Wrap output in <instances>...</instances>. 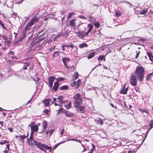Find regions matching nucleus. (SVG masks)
I'll return each instance as SVG.
<instances>
[{
  "instance_id": "1",
  "label": "nucleus",
  "mask_w": 153,
  "mask_h": 153,
  "mask_svg": "<svg viewBox=\"0 0 153 153\" xmlns=\"http://www.w3.org/2000/svg\"><path fill=\"white\" fill-rule=\"evenodd\" d=\"M133 74L137 77V79L139 81L141 82L144 77V69L140 65L138 66L136 68L135 73Z\"/></svg>"
},
{
  "instance_id": "2",
  "label": "nucleus",
  "mask_w": 153,
  "mask_h": 153,
  "mask_svg": "<svg viewBox=\"0 0 153 153\" xmlns=\"http://www.w3.org/2000/svg\"><path fill=\"white\" fill-rule=\"evenodd\" d=\"M32 140H33L35 144L39 149L44 152L49 153L51 152L52 149L51 147L49 146L41 143L38 142L36 140H33V139Z\"/></svg>"
},
{
  "instance_id": "3",
  "label": "nucleus",
  "mask_w": 153,
  "mask_h": 153,
  "mask_svg": "<svg viewBox=\"0 0 153 153\" xmlns=\"http://www.w3.org/2000/svg\"><path fill=\"white\" fill-rule=\"evenodd\" d=\"M47 36V35L46 34H45V33H43L41 35L38 36V40L35 43H32V46L33 44H34L33 46H36L35 49L37 50L42 48V45H38L37 44L39 42L42 41V40H44Z\"/></svg>"
},
{
  "instance_id": "4",
  "label": "nucleus",
  "mask_w": 153,
  "mask_h": 153,
  "mask_svg": "<svg viewBox=\"0 0 153 153\" xmlns=\"http://www.w3.org/2000/svg\"><path fill=\"white\" fill-rule=\"evenodd\" d=\"M74 105L76 108H77L78 105H80L82 102V97L79 94H76L74 97Z\"/></svg>"
},
{
  "instance_id": "5",
  "label": "nucleus",
  "mask_w": 153,
  "mask_h": 153,
  "mask_svg": "<svg viewBox=\"0 0 153 153\" xmlns=\"http://www.w3.org/2000/svg\"><path fill=\"white\" fill-rule=\"evenodd\" d=\"M137 77L134 74H132L130 77L129 81L131 85H132L135 86L137 83Z\"/></svg>"
},
{
  "instance_id": "6",
  "label": "nucleus",
  "mask_w": 153,
  "mask_h": 153,
  "mask_svg": "<svg viewBox=\"0 0 153 153\" xmlns=\"http://www.w3.org/2000/svg\"><path fill=\"white\" fill-rule=\"evenodd\" d=\"M82 146L84 148V149L82 151V152L88 151L87 152L88 153H93L92 152H94V150H95V145L92 144L91 143L90 144L89 146L91 148V149H89H89L88 148V147H87V148L86 149L85 147V146L84 145L82 144Z\"/></svg>"
},
{
  "instance_id": "7",
  "label": "nucleus",
  "mask_w": 153,
  "mask_h": 153,
  "mask_svg": "<svg viewBox=\"0 0 153 153\" xmlns=\"http://www.w3.org/2000/svg\"><path fill=\"white\" fill-rule=\"evenodd\" d=\"M55 79V77L54 76H51L48 78V82L50 87L52 88L53 87V82Z\"/></svg>"
},
{
  "instance_id": "8",
  "label": "nucleus",
  "mask_w": 153,
  "mask_h": 153,
  "mask_svg": "<svg viewBox=\"0 0 153 153\" xmlns=\"http://www.w3.org/2000/svg\"><path fill=\"white\" fill-rule=\"evenodd\" d=\"M29 135V133L28 132L27 135L24 134L23 135H20L19 136H17L16 137H19V141L23 143L24 140V139L27 137Z\"/></svg>"
},
{
  "instance_id": "9",
  "label": "nucleus",
  "mask_w": 153,
  "mask_h": 153,
  "mask_svg": "<svg viewBox=\"0 0 153 153\" xmlns=\"http://www.w3.org/2000/svg\"><path fill=\"white\" fill-rule=\"evenodd\" d=\"M47 122L45 120H44L42 122V126L43 129L41 130L40 132L43 133L45 131L47 128Z\"/></svg>"
},
{
  "instance_id": "10",
  "label": "nucleus",
  "mask_w": 153,
  "mask_h": 153,
  "mask_svg": "<svg viewBox=\"0 0 153 153\" xmlns=\"http://www.w3.org/2000/svg\"><path fill=\"white\" fill-rule=\"evenodd\" d=\"M77 111L82 113H84L85 107L84 106H79L77 107Z\"/></svg>"
},
{
  "instance_id": "11",
  "label": "nucleus",
  "mask_w": 153,
  "mask_h": 153,
  "mask_svg": "<svg viewBox=\"0 0 153 153\" xmlns=\"http://www.w3.org/2000/svg\"><path fill=\"white\" fill-rule=\"evenodd\" d=\"M75 20L73 19L70 20V25L71 28H73L74 30L76 28V26L75 25Z\"/></svg>"
},
{
  "instance_id": "12",
  "label": "nucleus",
  "mask_w": 153,
  "mask_h": 153,
  "mask_svg": "<svg viewBox=\"0 0 153 153\" xmlns=\"http://www.w3.org/2000/svg\"><path fill=\"white\" fill-rule=\"evenodd\" d=\"M28 126L29 127H30L32 131L34 132H36L38 131V128L37 125H33L31 126V125L29 124Z\"/></svg>"
},
{
  "instance_id": "13",
  "label": "nucleus",
  "mask_w": 153,
  "mask_h": 153,
  "mask_svg": "<svg viewBox=\"0 0 153 153\" xmlns=\"http://www.w3.org/2000/svg\"><path fill=\"white\" fill-rule=\"evenodd\" d=\"M75 33L79 37L82 38H84L85 36V34L83 32L79 31L78 32H75Z\"/></svg>"
},
{
  "instance_id": "14",
  "label": "nucleus",
  "mask_w": 153,
  "mask_h": 153,
  "mask_svg": "<svg viewBox=\"0 0 153 153\" xmlns=\"http://www.w3.org/2000/svg\"><path fill=\"white\" fill-rule=\"evenodd\" d=\"M36 20V19L33 18L28 22L27 25L29 26L30 28L31 26L35 23V22Z\"/></svg>"
},
{
  "instance_id": "15",
  "label": "nucleus",
  "mask_w": 153,
  "mask_h": 153,
  "mask_svg": "<svg viewBox=\"0 0 153 153\" xmlns=\"http://www.w3.org/2000/svg\"><path fill=\"white\" fill-rule=\"evenodd\" d=\"M51 100V99H49L45 100L43 101V102L44 103L45 106H48Z\"/></svg>"
},
{
  "instance_id": "16",
  "label": "nucleus",
  "mask_w": 153,
  "mask_h": 153,
  "mask_svg": "<svg viewBox=\"0 0 153 153\" xmlns=\"http://www.w3.org/2000/svg\"><path fill=\"white\" fill-rule=\"evenodd\" d=\"M1 37H2L3 39L4 40V42L6 43H7L8 44L9 43V42L8 40V38L7 36H5L4 34L1 36Z\"/></svg>"
},
{
  "instance_id": "17",
  "label": "nucleus",
  "mask_w": 153,
  "mask_h": 153,
  "mask_svg": "<svg viewBox=\"0 0 153 153\" xmlns=\"http://www.w3.org/2000/svg\"><path fill=\"white\" fill-rule=\"evenodd\" d=\"M128 90V88H125V85L123 86V89L120 91V93L123 94H126Z\"/></svg>"
},
{
  "instance_id": "18",
  "label": "nucleus",
  "mask_w": 153,
  "mask_h": 153,
  "mask_svg": "<svg viewBox=\"0 0 153 153\" xmlns=\"http://www.w3.org/2000/svg\"><path fill=\"white\" fill-rule=\"evenodd\" d=\"M64 114L66 116L69 117H70L74 115L73 113L68 111H65L64 112Z\"/></svg>"
},
{
  "instance_id": "19",
  "label": "nucleus",
  "mask_w": 153,
  "mask_h": 153,
  "mask_svg": "<svg viewBox=\"0 0 153 153\" xmlns=\"http://www.w3.org/2000/svg\"><path fill=\"white\" fill-rule=\"evenodd\" d=\"M147 54L150 60L153 61V56L150 52H147Z\"/></svg>"
},
{
  "instance_id": "20",
  "label": "nucleus",
  "mask_w": 153,
  "mask_h": 153,
  "mask_svg": "<svg viewBox=\"0 0 153 153\" xmlns=\"http://www.w3.org/2000/svg\"><path fill=\"white\" fill-rule=\"evenodd\" d=\"M88 46V45L85 42H83L81 44H79V47L80 48H84L87 47Z\"/></svg>"
},
{
  "instance_id": "21",
  "label": "nucleus",
  "mask_w": 153,
  "mask_h": 153,
  "mask_svg": "<svg viewBox=\"0 0 153 153\" xmlns=\"http://www.w3.org/2000/svg\"><path fill=\"white\" fill-rule=\"evenodd\" d=\"M59 85V83L57 82H56L54 83V86L53 87V89L55 91H56L58 88Z\"/></svg>"
},
{
  "instance_id": "22",
  "label": "nucleus",
  "mask_w": 153,
  "mask_h": 153,
  "mask_svg": "<svg viewBox=\"0 0 153 153\" xmlns=\"http://www.w3.org/2000/svg\"><path fill=\"white\" fill-rule=\"evenodd\" d=\"M88 27H89V29L87 32L89 33L92 30L94 26L92 24H89L88 25Z\"/></svg>"
},
{
  "instance_id": "23",
  "label": "nucleus",
  "mask_w": 153,
  "mask_h": 153,
  "mask_svg": "<svg viewBox=\"0 0 153 153\" xmlns=\"http://www.w3.org/2000/svg\"><path fill=\"white\" fill-rule=\"evenodd\" d=\"M30 28V27L29 26L26 25L23 30L22 34L26 35V33L27 30H29Z\"/></svg>"
},
{
  "instance_id": "24",
  "label": "nucleus",
  "mask_w": 153,
  "mask_h": 153,
  "mask_svg": "<svg viewBox=\"0 0 153 153\" xmlns=\"http://www.w3.org/2000/svg\"><path fill=\"white\" fill-rule=\"evenodd\" d=\"M95 55V52H93L92 53L89 54L88 56V57L87 58L88 59H90L93 58V57H94V56Z\"/></svg>"
},
{
  "instance_id": "25",
  "label": "nucleus",
  "mask_w": 153,
  "mask_h": 153,
  "mask_svg": "<svg viewBox=\"0 0 153 153\" xmlns=\"http://www.w3.org/2000/svg\"><path fill=\"white\" fill-rule=\"evenodd\" d=\"M79 74L77 72H75L73 76V78L74 80L77 79L78 78Z\"/></svg>"
},
{
  "instance_id": "26",
  "label": "nucleus",
  "mask_w": 153,
  "mask_h": 153,
  "mask_svg": "<svg viewBox=\"0 0 153 153\" xmlns=\"http://www.w3.org/2000/svg\"><path fill=\"white\" fill-rule=\"evenodd\" d=\"M76 88H78L81 84V80L80 79H78L76 82Z\"/></svg>"
},
{
  "instance_id": "27",
  "label": "nucleus",
  "mask_w": 153,
  "mask_h": 153,
  "mask_svg": "<svg viewBox=\"0 0 153 153\" xmlns=\"http://www.w3.org/2000/svg\"><path fill=\"white\" fill-rule=\"evenodd\" d=\"M64 65L66 64V62L69 61V59L67 58H64L62 59Z\"/></svg>"
},
{
  "instance_id": "28",
  "label": "nucleus",
  "mask_w": 153,
  "mask_h": 153,
  "mask_svg": "<svg viewBox=\"0 0 153 153\" xmlns=\"http://www.w3.org/2000/svg\"><path fill=\"white\" fill-rule=\"evenodd\" d=\"M26 37V35L22 34V35L18 39V42L22 41L24 38Z\"/></svg>"
},
{
  "instance_id": "29",
  "label": "nucleus",
  "mask_w": 153,
  "mask_h": 153,
  "mask_svg": "<svg viewBox=\"0 0 153 153\" xmlns=\"http://www.w3.org/2000/svg\"><path fill=\"white\" fill-rule=\"evenodd\" d=\"M148 11V10L146 9L144 10H142L140 11V14L143 15L145 14Z\"/></svg>"
},
{
  "instance_id": "30",
  "label": "nucleus",
  "mask_w": 153,
  "mask_h": 153,
  "mask_svg": "<svg viewBox=\"0 0 153 153\" xmlns=\"http://www.w3.org/2000/svg\"><path fill=\"white\" fill-rule=\"evenodd\" d=\"M64 106L65 108L67 109H69L70 108L71 106V102H70L67 105H64Z\"/></svg>"
},
{
  "instance_id": "31",
  "label": "nucleus",
  "mask_w": 153,
  "mask_h": 153,
  "mask_svg": "<svg viewBox=\"0 0 153 153\" xmlns=\"http://www.w3.org/2000/svg\"><path fill=\"white\" fill-rule=\"evenodd\" d=\"M153 75V73H151L149 74L148 75L147 77H146V80H148L149 79H150L151 78V76H152Z\"/></svg>"
},
{
  "instance_id": "32",
  "label": "nucleus",
  "mask_w": 153,
  "mask_h": 153,
  "mask_svg": "<svg viewBox=\"0 0 153 153\" xmlns=\"http://www.w3.org/2000/svg\"><path fill=\"white\" fill-rule=\"evenodd\" d=\"M68 88V87L67 85H64L62 86L60 88V89L61 90H66Z\"/></svg>"
},
{
  "instance_id": "33",
  "label": "nucleus",
  "mask_w": 153,
  "mask_h": 153,
  "mask_svg": "<svg viewBox=\"0 0 153 153\" xmlns=\"http://www.w3.org/2000/svg\"><path fill=\"white\" fill-rule=\"evenodd\" d=\"M105 56L104 55H100L98 58V60H102L104 59V61L105 60Z\"/></svg>"
},
{
  "instance_id": "34",
  "label": "nucleus",
  "mask_w": 153,
  "mask_h": 153,
  "mask_svg": "<svg viewBox=\"0 0 153 153\" xmlns=\"http://www.w3.org/2000/svg\"><path fill=\"white\" fill-rule=\"evenodd\" d=\"M65 46V47H67V48L69 47L71 48H74V45L71 43L70 44H68L67 45H66Z\"/></svg>"
},
{
  "instance_id": "35",
  "label": "nucleus",
  "mask_w": 153,
  "mask_h": 153,
  "mask_svg": "<svg viewBox=\"0 0 153 153\" xmlns=\"http://www.w3.org/2000/svg\"><path fill=\"white\" fill-rule=\"evenodd\" d=\"M93 16H90L89 17V21L91 22H94L95 20V19H93Z\"/></svg>"
},
{
  "instance_id": "36",
  "label": "nucleus",
  "mask_w": 153,
  "mask_h": 153,
  "mask_svg": "<svg viewBox=\"0 0 153 153\" xmlns=\"http://www.w3.org/2000/svg\"><path fill=\"white\" fill-rule=\"evenodd\" d=\"M76 81H74L71 84V86L72 87H75L76 85Z\"/></svg>"
},
{
  "instance_id": "37",
  "label": "nucleus",
  "mask_w": 153,
  "mask_h": 153,
  "mask_svg": "<svg viewBox=\"0 0 153 153\" xmlns=\"http://www.w3.org/2000/svg\"><path fill=\"white\" fill-rule=\"evenodd\" d=\"M59 52L58 51H55L53 52V56L54 57L55 56V55L57 54L58 55V56H59Z\"/></svg>"
},
{
  "instance_id": "38",
  "label": "nucleus",
  "mask_w": 153,
  "mask_h": 153,
  "mask_svg": "<svg viewBox=\"0 0 153 153\" xmlns=\"http://www.w3.org/2000/svg\"><path fill=\"white\" fill-rule=\"evenodd\" d=\"M57 99L60 101L61 102H62V100L63 99V96H61L59 97H58Z\"/></svg>"
},
{
  "instance_id": "39",
  "label": "nucleus",
  "mask_w": 153,
  "mask_h": 153,
  "mask_svg": "<svg viewBox=\"0 0 153 153\" xmlns=\"http://www.w3.org/2000/svg\"><path fill=\"white\" fill-rule=\"evenodd\" d=\"M56 80L58 81H62L64 80L65 79L62 77H60L56 78Z\"/></svg>"
},
{
  "instance_id": "40",
  "label": "nucleus",
  "mask_w": 153,
  "mask_h": 153,
  "mask_svg": "<svg viewBox=\"0 0 153 153\" xmlns=\"http://www.w3.org/2000/svg\"><path fill=\"white\" fill-rule=\"evenodd\" d=\"M94 25L95 27H99L100 25L98 22H94Z\"/></svg>"
},
{
  "instance_id": "41",
  "label": "nucleus",
  "mask_w": 153,
  "mask_h": 153,
  "mask_svg": "<svg viewBox=\"0 0 153 153\" xmlns=\"http://www.w3.org/2000/svg\"><path fill=\"white\" fill-rule=\"evenodd\" d=\"M151 122L150 124V128L149 129V130H150L152 127H153V121L152 120H151V121H150Z\"/></svg>"
},
{
  "instance_id": "42",
  "label": "nucleus",
  "mask_w": 153,
  "mask_h": 153,
  "mask_svg": "<svg viewBox=\"0 0 153 153\" xmlns=\"http://www.w3.org/2000/svg\"><path fill=\"white\" fill-rule=\"evenodd\" d=\"M69 140H75V141H77V142H79V143H81V141H80V140H78V139H70V140H66V141H69Z\"/></svg>"
},
{
  "instance_id": "43",
  "label": "nucleus",
  "mask_w": 153,
  "mask_h": 153,
  "mask_svg": "<svg viewBox=\"0 0 153 153\" xmlns=\"http://www.w3.org/2000/svg\"><path fill=\"white\" fill-rule=\"evenodd\" d=\"M65 65V67L68 69H69L72 68V67H74V66H68L67 65V64H66L64 65Z\"/></svg>"
},
{
  "instance_id": "44",
  "label": "nucleus",
  "mask_w": 153,
  "mask_h": 153,
  "mask_svg": "<svg viewBox=\"0 0 153 153\" xmlns=\"http://www.w3.org/2000/svg\"><path fill=\"white\" fill-rule=\"evenodd\" d=\"M120 11L118 10L116 11L115 14L117 16H119L120 15Z\"/></svg>"
},
{
  "instance_id": "45",
  "label": "nucleus",
  "mask_w": 153,
  "mask_h": 153,
  "mask_svg": "<svg viewBox=\"0 0 153 153\" xmlns=\"http://www.w3.org/2000/svg\"><path fill=\"white\" fill-rule=\"evenodd\" d=\"M74 14V13H70L68 14V16L67 18H70L71 16H73Z\"/></svg>"
},
{
  "instance_id": "46",
  "label": "nucleus",
  "mask_w": 153,
  "mask_h": 153,
  "mask_svg": "<svg viewBox=\"0 0 153 153\" xmlns=\"http://www.w3.org/2000/svg\"><path fill=\"white\" fill-rule=\"evenodd\" d=\"M99 123L101 125L103 124V121L102 119L99 118Z\"/></svg>"
},
{
  "instance_id": "47",
  "label": "nucleus",
  "mask_w": 153,
  "mask_h": 153,
  "mask_svg": "<svg viewBox=\"0 0 153 153\" xmlns=\"http://www.w3.org/2000/svg\"><path fill=\"white\" fill-rule=\"evenodd\" d=\"M39 79L40 78H39L36 77H35L33 79V80L35 81H38L39 80Z\"/></svg>"
},
{
  "instance_id": "48",
  "label": "nucleus",
  "mask_w": 153,
  "mask_h": 153,
  "mask_svg": "<svg viewBox=\"0 0 153 153\" xmlns=\"http://www.w3.org/2000/svg\"><path fill=\"white\" fill-rule=\"evenodd\" d=\"M140 53V51H136V55L135 56V58H138V56Z\"/></svg>"
},
{
  "instance_id": "49",
  "label": "nucleus",
  "mask_w": 153,
  "mask_h": 153,
  "mask_svg": "<svg viewBox=\"0 0 153 153\" xmlns=\"http://www.w3.org/2000/svg\"><path fill=\"white\" fill-rule=\"evenodd\" d=\"M24 64V65L25 66H26V67H27V66L29 65L30 63H27V62H23Z\"/></svg>"
},
{
  "instance_id": "50",
  "label": "nucleus",
  "mask_w": 153,
  "mask_h": 153,
  "mask_svg": "<svg viewBox=\"0 0 153 153\" xmlns=\"http://www.w3.org/2000/svg\"><path fill=\"white\" fill-rule=\"evenodd\" d=\"M54 131V129H51L49 131V134L51 135Z\"/></svg>"
},
{
  "instance_id": "51",
  "label": "nucleus",
  "mask_w": 153,
  "mask_h": 153,
  "mask_svg": "<svg viewBox=\"0 0 153 153\" xmlns=\"http://www.w3.org/2000/svg\"><path fill=\"white\" fill-rule=\"evenodd\" d=\"M55 48V46H53V47H51V48H50L49 50V51H53Z\"/></svg>"
},
{
  "instance_id": "52",
  "label": "nucleus",
  "mask_w": 153,
  "mask_h": 153,
  "mask_svg": "<svg viewBox=\"0 0 153 153\" xmlns=\"http://www.w3.org/2000/svg\"><path fill=\"white\" fill-rule=\"evenodd\" d=\"M0 25H1V26H2V27L3 28H4V29H5L6 30H7V28H6V27L4 26V24L2 22Z\"/></svg>"
},
{
  "instance_id": "53",
  "label": "nucleus",
  "mask_w": 153,
  "mask_h": 153,
  "mask_svg": "<svg viewBox=\"0 0 153 153\" xmlns=\"http://www.w3.org/2000/svg\"><path fill=\"white\" fill-rule=\"evenodd\" d=\"M135 91L137 92H138L140 91V89L139 87H136L135 88Z\"/></svg>"
},
{
  "instance_id": "54",
  "label": "nucleus",
  "mask_w": 153,
  "mask_h": 153,
  "mask_svg": "<svg viewBox=\"0 0 153 153\" xmlns=\"http://www.w3.org/2000/svg\"><path fill=\"white\" fill-rule=\"evenodd\" d=\"M79 18H83L85 19H87V18L86 17H85L83 16H79Z\"/></svg>"
},
{
  "instance_id": "55",
  "label": "nucleus",
  "mask_w": 153,
  "mask_h": 153,
  "mask_svg": "<svg viewBox=\"0 0 153 153\" xmlns=\"http://www.w3.org/2000/svg\"><path fill=\"white\" fill-rule=\"evenodd\" d=\"M59 144V143H58V144H56L54 147L53 148V150L55 149L58 146V145Z\"/></svg>"
},
{
  "instance_id": "56",
  "label": "nucleus",
  "mask_w": 153,
  "mask_h": 153,
  "mask_svg": "<svg viewBox=\"0 0 153 153\" xmlns=\"http://www.w3.org/2000/svg\"><path fill=\"white\" fill-rule=\"evenodd\" d=\"M59 144V143H58V144H56L54 147L53 148V150L55 149L58 146V145Z\"/></svg>"
},
{
  "instance_id": "57",
  "label": "nucleus",
  "mask_w": 153,
  "mask_h": 153,
  "mask_svg": "<svg viewBox=\"0 0 153 153\" xmlns=\"http://www.w3.org/2000/svg\"><path fill=\"white\" fill-rule=\"evenodd\" d=\"M66 45H63L61 46L62 48V50L63 51H64L65 50V47Z\"/></svg>"
},
{
  "instance_id": "58",
  "label": "nucleus",
  "mask_w": 153,
  "mask_h": 153,
  "mask_svg": "<svg viewBox=\"0 0 153 153\" xmlns=\"http://www.w3.org/2000/svg\"><path fill=\"white\" fill-rule=\"evenodd\" d=\"M3 77V75L1 74H0V81L1 80L2 77Z\"/></svg>"
},
{
  "instance_id": "59",
  "label": "nucleus",
  "mask_w": 153,
  "mask_h": 153,
  "mask_svg": "<svg viewBox=\"0 0 153 153\" xmlns=\"http://www.w3.org/2000/svg\"><path fill=\"white\" fill-rule=\"evenodd\" d=\"M8 129L9 130L10 132H12L13 131V129L9 127Z\"/></svg>"
},
{
  "instance_id": "60",
  "label": "nucleus",
  "mask_w": 153,
  "mask_h": 153,
  "mask_svg": "<svg viewBox=\"0 0 153 153\" xmlns=\"http://www.w3.org/2000/svg\"><path fill=\"white\" fill-rule=\"evenodd\" d=\"M54 105L55 106H57V105H58L60 107H61V106L59 105V104L58 103H56V102H55L54 103Z\"/></svg>"
},
{
  "instance_id": "61",
  "label": "nucleus",
  "mask_w": 153,
  "mask_h": 153,
  "mask_svg": "<svg viewBox=\"0 0 153 153\" xmlns=\"http://www.w3.org/2000/svg\"><path fill=\"white\" fill-rule=\"evenodd\" d=\"M139 41H141L142 42H144L145 41V39H140L139 40Z\"/></svg>"
},
{
  "instance_id": "62",
  "label": "nucleus",
  "mask_w": 153,
  "mask_h": 153,
  "mask_svg": "<svg viewBox=\"0 0 153 153\" xmlns=\"http://www.w3.org/2000/svg\"><path fill=\"white\" fill-rule=\"evenodd\" d=\"M62 103L65 104V103H67V100H62L61 102Z\"/></svg>"
},
{
  "instance_id": "63",
  "label": "nucleus",
  "mask_w": 153,
  "mask_h": 153,
  "mask_svg": "<svg viewBox=\"0 0 153 153\" xmlns=\"http://www.w3.org/2000/svg\"><path fill=\"white\" fill-rule=\"evenodd\" d=\"M3 122L2 121H0V126L1 127H2L3 126Z\"/></svg>"
},
{
  "instance_id": "64",
  "label": "nucleus",
  "mask_w": 153,
  "mask_h": 153,
  "mask_svg": "<svg viewBox=\"0 0 153 153\" xmlns=\"http://www.w3.org/2000/svg\"><path fill=\"white\" fill-rule=\"evenodd\" d=\"M56 101V99L55 98H53V101L52 102V103H53L54 102Z\"/></svg>"
}]
</instances>
